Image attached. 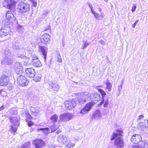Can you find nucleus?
<instances>
[{"label":"nucleus","mask_w":148,"mask_h":148,"mask_svg":"<svg viewBox=\"0 0 148 148\" xmlns=\"http://www.w3.org/2000/svg\"><path fill=\"white\" fill-rule=\"evenodd\" d=\"M3 31L5 32V34L6 36H7L8 34H9L11 30L9 27H4L1 28Z\"/></svg>","instance_id":"obj_29"},{"label":"nucleus","mask_w":148,"mask_h":148,"mask_svg":"<svg viewBox=\"0 0 148 148\" xmlns=\"http://www.w3.org/2000/svg\"><path fill=\"white\" fill-rule=\"evenodd\" d=\"M106 85V87L105 88L106 90H107L108 92L110 91L112 89V84L109 81H107L105 83Z\"/></svg>","instance_id":"obj_28"},{"label":"nucleus","mask_w":148,"mask_h":148,"mask_svg":"<svg viewBox=\"0 0 148 148\" xmlns=\"http://www.w3.org/2000/svg\"><path fill=\"white\" fill-rule=\"evenodd\" d=\"M117 133H114L112 136V137L110 138V140H112L115 138L118 137L119 136H121L123 133V132L121 130H117Z\"/></svg>","instance_id":"obj_26"},{"label":"nucleus","mask_w":148,"mask_h":148,"mask_svg":"<svg viewBox=\"0 0 148 148\" xmlns=\"http://www.w3.org/2000/svg\"><path fill=\"white\" fill-rule=\"evenodd\" d=\"M138 21H139V20H136V21L135 22V23H134V24L132 25V27L134 28L136 25L137 24V23H138Z\"/></svg>","instance_id":"obj_43"},{"label":"nucleus","mask_w":148,"mask_h":148,"mask_svg":"<svg viewBox=\"0 0 148 148\" xmlns=\"http://www.w3.org/2000/svg\"><path fill=\"white\" fill-rule=\"evenodd\" d=\"M72 116V115L69 112L61 114L59 115L58 122H60L68 121L70 120Z\"/></svg>","instance_id":"obj_6"},{"label":"nucleus","mask_w":148,"mask_h":148,"mask_svg":"<svg viewBox=\"0 0 148 148\" xmlns=\"http://www.w3.org/2000/svg\"><path fill=\"white\" fill-rule=\"evenodd\" d=\"M132 148H139L140 147V143L139 144H135L132 146Z\"/></svg>","instance_id":"obj_39"},{"label":"nucleus","mask_w":148,"mask_h":148,"mask_svg":"<svg viewBox=\"0 0 148 148\" xmlns=\"http://www.w3.org/2000/svg\"><path fill=\"white\" fill-rule=\"evenodd\" d=\"M50 36L48 34L45 33L42 36L41 38V41L46 45L50 42Z\"/></svg>","instance_id":"obj_21"},{"label":"nucleus","mask_w":148,"mask_h":148,"mask_svg":"<svg viewBox=\"0 0 148 148\" xmlns=\"http://www.w3.org/2000/svg\"><path fill=\"white\" fill-rule=\"evenodd\" d=\"M32 143L35 148H42L45 145V142L41 139H36Z\"/></svg>","instance_id":"obj_10"},{"label":"nucleus","mask_w":148,"mask_h":148,"mask_svg":"<svg viewBox=\"0 0 148 148\" xmlns=\"http://www.w3.org/2000/svg\"><path fill=\"white\" fill-rule=\"evenodd\" d=\"M32 4L33 6L34 7H36L37 4L36 2L33 0H32Z\"/></svg>","instance_id":"obj_44"},{"label":"nucleus","mask_w":148,"mask_h":148,"mask_svg":"<svg viewBox=\"0 0 148 148\" xmlns=\"http://www.w3.org/2000/svg\"><path fill=\"white\" fill-rule=\"evenodd\" d=\"M61 132V130H58V131L56 132V133L57 134H58Z\"/></svg>","instance_id":"obj_51"},{"label":"nucleus","mask_w":148,"mask_h":148,"mask_svg":"<svg viewBox=\"0 0 148 148\" xmlns=\"http://www.w3.org/2000/svg\"><path fill=\"white\" fill-rule=\"evenodd\" d=\"M5 108L4 106H2L0 107V111L4 109Z\"/></svg>","instance_id":"obj_46"},{"label":"nucleus","mask_w":148,"mask_h":148,"mask_svg":"<svg viewBox=\"0 0 148 148\" xmlns=\"http://www.w3.org/2000/svg\"><path fill=\"white\" fill-rule=\"evenodd\" d=\"M9 77L7 75H2L0 78V86H6L8 83Z\"/></svg>","instance_id":"obj_15"},{"label":"nucleus","mask_w":148,"mask_h":148,"mask_svg":"<svg viewBox=\"0 0 148 148\" xmlns=\"http://www.w3.org/2000/svg\"><path fill=\"white\" fill-rule=\"evenodd\" d=\"M42 132L44 133L46 135H48L50 132L52 133L55 132L56 130H41Z\"/></svg>","instance_id":"obj_34"},{"label":"nucleus","mask_w":148,"mask_h":148,"mask_svg":"<svg viewBox=\"0 0 148 148\" xmlns=\"http://www.w3.org/2000/svg\"><path fill=\"white\" fill-rule=\"evenodd\" d=\"M74 101L66 100L64 102L66 108L67 110H70L74 107Z\"/></svg>","instance_id":"obj_23"},{"label":"nucleus","mask_w":148,"mask_h":148,"mask_svg":"<svg viewBox=\"0 0 148 148\" xmlns=\"http://www.w3.org/2000/svg\"><path fill=\"white\" fill-rule=\"evenodd\" d=\"M28 118H29L30 119H31L32 118V117L29 114V115L27 116Z\"/></svg>","instance_id":"obj_50"},{"label":"nucleus","mask_w":148,"mask_h":148,"mask_svg":"<svg viewBox=\"0 0 148 148\" xmlns=\"http://www.w3.org/2000/svg\"><path fill=\"white\" fill-rule=\"evenodd\" d=\"M38 49L39 52L42 53L45 62L47 58V48L45 46H39Z\"/></svg>","instance_id":"obj_22"},{"label":"nucleus","mask_w":148,"mask_h":148,"mask_svg":"<svg viewBox=\"0 0 148 148\" xmlns=\"http://www.w3.org/2000/svg\"><path fill=\"white\" fill-rule=\"evenodd\" d=\"M83 45L82 46V49H84L87 46L89 45V43L87 41H83Z\"/></svg>","instance_id":"obj_38"},{"label":"nucleus","mask_w":148,"mask_h":148,"mask_svg":"<svg viewBox=\"0 0 148 148\" xmlns=\"http://www.w3.org/2000/svg\"><path fill=\"white\" fill-rule=\"evenodd\" d=\"M25 71L26 76L29 78H33L35 75V70L32 67L26 69Z\"/></svg>","instance_id":"obj_18"},{"label":"nucleus","mask_w":148,"mask_h":148,"mask_svg":"<svg viewBox=\"0 0 148 148\" xmlns=\"http://www.w3.org/2000/svg\"><path fill=\"white\" fill-rule=\"evenodd\" d=\"M6 36L5 32L3 31V29L1 28L0 30V37L3 38Z\"/></svg>","instance_id":"obj_36"},{"label":"nucleus","mask_w":148,"mask_h":148,"mask_svg":"<svg viewBox=\"0 0 148 148\" xmlns=\"http://www.w3.org/2000/svg\"><path fill=\"white\" fill-rule=\"evenodd\" d=\"M91 11L92 13L94 15L95 17L96 18V19L98 20H101L103 17L104 14L102 11V10L101 8H99V10L100 12V13H95L93 9L92 8L91 6V5H89Z\"/></svg>","instance_id":"obj_12"},{"label":"nucleus","mask_w":148,"mask_h":148,"mask_svg":"<svg viewBox=\"0 0 148 148\" xmlns=\"http://www.w3.org/2000/svg\"><path fill=\"white\" fill-rule=\"evenodd\" d=\"M144 116L143 115H140L138 116V119L140 120L144 118Z\"/></svg>","instance_id":"obj_45"},{"label":"nucleus","mask_w":148,"mask_h":148,"mask_svg":"<svg viewBox=\"0 0 148 148\" xmlns=\"http://www.w3.org/2000/svg\"><path fill=\"white\" fill-rule=\"evenodd\" d=\"M30 110L31 114L32 115L34 116H37L39 113V111L38 109L32 107H31Z\"/></svg>","instance_id":"obj_27"},{"label":"nucleus","mask_w":148,"mask_h":148,"mask_svg":"<svg viewBox=\"0 0 148 148\" xmlns=\"http://www.w3.org/2000/svg\"><path fill=\"white\" fill-rule=\"evenodd\" d=\"M15 3L12 0H4L3 3L4 7H7L10 10H13L15 8Z\"/></svg>","instance_id":"obj_7"},{"label":"nucleus","mask_w":148,"mask_h":148,"mask_svg":"<svg viewBox=\"0 0 148 148\" xmlns=\"http://www.w3.org/2000/svg\"><path fill=\"white\" fill-rule=\"evenodd\" d=\"M29 83V81L24 75H20L17 79V84L22 86L27 85Z\"/></svg>","instance_id":"obj_5"},{"label":"nucleus","mask_w":148,"mask_h":148,"mask_svg":"<svg viewBox=\"0 0 148 148\" xmlns=\"http://www.w3.org/2000/svg\"><path fill=\"white\" fill-rule=\"evenodd\" d=\"M76 102L83 103L85 102L87 99H90L91 95L88 92H83L80 94H76Z\"/></svg>","instance_id":"obj_2"},{"label":"nucleus","mask_w":148,"mask_h":148,"mask_svg":"<svg viewBox=\"0 0 148 148\" xmlns=\"http://www.w3.org/2000/svg\"><path fill=\"white\" fill-rule=\"evenodd\" d=\"M100 42L101 43V44H102V45H104L105 44V42L104 41L102 40H100Z\"/></svg>","instance_id":"obj_48"},{"label":"nucleus","mask_w":148,"mask_h":148,"mask_svg":"<svg viewBox=\"0 0 148 148\" xmlns=\"http://www.w3.org/2000/svg\"><path fill=\"white\" fill-rule=\"evenodd\" d=\"M4 54L5 56V57H12V56L11 55V52L8 49H6V50L5 51Z\"/></svg>","instance_id":"obj_32"},{"label":"nucleus","mask_w":148,"mask_h":148,"mask_svg":"<svg viewBox=\"0 0 148 148\" xmlns=\"http://www.w3.org/2000/svg\"><path fill=\"white\" fill-rule=\"evenodd\" d=\"M6 19L9 23H16L17 22L16 17L10 11H7L5 15Z\"/></svg>","instance_id":"obj_8"},{"label":"nucleus","mask_w":148,"mask_h":148,"mask_svg":"<svg viewBox=\"0 0 148 148\" xmlns=\"http://www.w3.org/2000/svg\"><path fill=\"white\" fill-rule=\"evenodd\" d=\"M32 64L33 66L36 67H39L41 66L42 64L36 56H33L32 59Z\"/></svg>","instance_id":"obj_17"},{"label":"nucleus","mask_w":148,"mask_h":148,"mask_svg":"<svg viewBox=\"0 0 148 148\" xmlns=\"http://www.w3.org/2000/svg\"><path fill=\"white\" fill-rule=\"evenodd\" d=\"M104 104L103 105V106L104 107H107L108 105V100H106L105 101V102L104 103Z\"/></svg>","instance_id":"obj_41"},{"label":"nucleus","mask_w":148,"mask_h":148,"mask_svg":"<svg viewBox=\"0 0 148 148\" xmlns=\"http://www.w3.org/2000/svg\"><path fill=\"white\" fill-rule=\"evenodd\" d=\"M21 148H30V143L29 142H28L25 143L21 145Z\"/></svg>","instance_id":"obj_31"},{"label":"nucleus","mask_w":148,"mask_h":148,"mask_svg":"<svg viewBox=\"0 0 148 148\" xmlns=\"http://www.w3.org/2000/svg\"><path fill=\"white\" fill-rule=\"evenodd\" d=\"M136 7L135 5H133V6L132 7V12H134L136 8Z\"/></svg>","instance_id":"obj_42"},{"label":"nucleus","mask_w":148,"mask_h":148,"mask_svg":"<svg viewBox=\"0 0 148 148\" xmlns=\"http://www.w3.org/2000/svg\"><path fill=\"white\" fill-rule=\"evenodd\" d=\"M38 130H49V129L48 127H46V128H42L38 129Z\"/></svg>","instance_id":"obj_49"},{"label":"nucleus","mask_w":148,"mask_h":148,"mask_svg":"<svg viewBox=\"0 0 148 148\" xmlns=\"http://www.w3.org/2000/svg\"><path fill=\"white\" fill-rule=\"evenodd\" d=\"M17 130H9V132H11L12 133H14L16 132Z\"/></svg>","instance_id":"obj_47"},{"label":"nucleus","mask_w":148,"mask_h":148,"mask_svg":"<svg viewBox=\"0 0 148 148\" xmlns=\"http://www.w3.org/2000/svg\"><path fill=\"white\" fill-rule=\"evenodd\" d=\"M17 111H15V113H16V114H17Z\"/></svg>","instance_id":"obj_54"},{"label":"nucleus","mask_w":148,"mask_h":148,"mask_svg":"<svg viewBox=\"0 0 148 148\" xmlns=\"http://www.w3.org/2000/svg\"><path fill=\"white\" fill-rule=\"evenodd\" d=\"M51 78L50 76L46 77L45 79V81L49 84V89L50 91L57 92L59 90L60 86L56 81L54 80L50 81Z\"/></svg>","instance_id":"obj_1"},{"label":"nucleus","mask_w":148,"mask_h":148,"mask_svg":"<svg viewBox=\"0 0 148 148\" xmlns=\"http://www.w3.org/2000/svg\"><path fill=\"white\" fill-rule=\"evenodd\" d=\"M42 75L41 74H38L34 77V80L36 82H38L40 81Z\"/></svg>","instance_id":"obj_30"},{"label":"nucleus","mask_w":148,"mask_h":148,"mask_svg":"<svg viewBox=\"0 0 148 148\" xmlns=\"http://www.w3.org/2000/svg\"><path fill=\"white\" fill-rule=\"evenodd\" d=\"M58 142L63 145H65L67 142L66 138L63 135H60L58 138Z\"/></svg>","instance_id":"obj_25"},{"label":"nucleus","mask_w":148,"mask_h":148,"mask_svg":"<svg viewBox=\"0 0 148 148\" xmlns=\"http://www.w3.org/2000/svg\"><path fill=\"white\" fill-rule=\"evenodd\" d=\"M1 90H0V94H1Z\"/></svg>","instance_id":"obj_53"},{"label":"nucleus","mask_w":148,"mask_h":148,"mask_svg":"<svg viewBox=\"0 0 148 148\" xmlns=\"http://www.w3.org/2000/svg\"><path fill=\"white\" fill-rule=\"evenodd\" d=\"M51 122L53 123V125L52 126L50 127L51 130H57L58 128L57 127L55 126L54 123H56L58 119V116L56 114H53L52 115L50 118Z\"/></svg>","instance_id":"obj_20"},{"label":"nucleus","mask_w":148,"mask_h":148,"mask_svg":"<svg viewBox=\"0 0 148 148\" xmlns=\"http://www.w3.org/2000/svg\"><path fill=\"white\" fill-rule=\"evenodd\" d=\"M131 140L132 143L137 144L140 142V143L142 140V137L139 134H134L132 136Z\"/></svg>","instance_id":"obj_16"},{"label":"nucleus","mask_w":148,"mask_h":148,"mask_svg":"<svg viewBox=\"0 0 148 148\" xmlns=\"http://www.w3.org/2000/svg\"><path fill=\"white\" fill-rule=\"evenodd\" d=\"M9 119L12 124L11 126V130H17L20 124L19 121V117H11L9 118Z\"/></svg>","instance_id":"obj_4"},{"label":"nucleus","mask_w":148,"mask_h":148,"mask_svg":"<svg viewBox=\"0 0 148 148\" xmlns=\"http://www.w3.org/2000/svg\"><path fill=\"white\" fill-rule=\"evenodd\" d=\"M95 103L94 101H91L86 104L84 108L82 109L80 111V113L85 114L88 112L90 110L93 105H95Z\"/></svg>","instance_id":"obj_9"},{"label":"nucleus","mask_w":148,"mask_h":148,"mask_svg":"<svg viewBox=\"0 0 148 148\" xmlns=\"http://www.w3.org/2000/svg\"><path fill=\"white\" fill-rule=\"evenodd\" d=\"M56 56L57 58V61L58 62H62V59L60 54L58 53Z\"/></svg>","instance_id":"obj_37"},{"label":"nucleus","mask_w":148,"mask_h":148,"mask_svg":"<svg viewBox=\"0 0 148 148\" xmlns=\"http://www.w3.org/2000/svg\"><path fill=\"white\" fill-rule=\"evenodd\" d=\"M140 147L143 148H148V144L144 141H142L140 142Z\"/></svg>","instance_id":"obj_33"},{"label":"nucleus","mask_w":148,"mask_h":148,"mask_svg":"<svg viewBox=\"0 0 148 148\" xmlns=\"http://www.w3.org/2000/svg\"><path fill=\"white\" fill-rule=\"evenodd\" d=\"M93 97L95 99L97 98V100H96L97 101H98L100 100V95L97 93H94L93 94Z\"/></svg>","instance_id":"obj_35"},{"label":"nucleus","mask_w":148,"mask_h":148,"mask_svg":"<svg viewBox=\"0 0 148 148\" xmlns=\"http://www.w3.org/2000/svg\"><path fill=\"white\" fill-rule=\"evenodd\" d=\"M103 87V86L101 85H99L96 86L95 88L97 89L98 91L101 94L102 97V101L98 105V106L99 107L101 106L103 104V103L104 102V98L106 95V92H105V91L104 90H103L99 88V87Z\"/></svg>","instance_id":"obj_11"},{"label":"nucleus","mask_w":148,"mask_h":148,"mask_svg":"<svg viewBox=\"0 0 148 148\" xmlns=\"http://www.w3.org/2000/svg\"><path fill=\"white\" fill-rule=\"evenodd\" d=\"M13 62L12 57H6L4 58L1 61V65L3 68L5 67L6 66L9 65Z\"/></svg>","instance_id":"obj_13"},{"label":"nucleus","mask_w":148,"mask_h":148,"mask_svg":"<svg viewBox=\"0 0 148 148\" xmlns=\"http://www.w3.org/2000/svg\"><path fill=\"white\" fill-rule=\"evenodd\" d=\"M54 148L53 146H52V147H50V148Z\"/></svg>","instance_id":"obj_52"},{"label":"nucleus","mask_w":148,"mask_h":148,"mask_svg":"<svg viewBox=\"0 0 148 148\" xmlns=\"http://www.w3.org/2000/svg\"><path fill=\"white\" fill-rule=\"evenodd\" d=\"M18 7L19 12L21 13H26L30 9V6L29 4L23 2L19 3Z\"/></svg>","instance_id":"obj_3"},{"label":"nucleus","mask_w":148,"mask_h":148,"mask_svg":"<svg viewBox=\"0 0 148 148\" xmlns=\"http://www.w3.org/2000/svg\"><path fill=\"white\" fill-rule=\"evenodd\" d=\"M27 124L29 127H31L33 124V123L32 121H29L27 122Z\"/></svg>","instance_id":"obj_40"},{"label":"nucleus","mask_w":148,"mask_h":148,"mask_svg":"<svg viewBox=\"0 0 148 148\" xmlns=\"http://www.w3.org/2000/svg\"><path fill=\"white\" fill-rule=\"evenodd\" d=\"M12 48L14 50L16 51L19 50L21 48L19 45V41L16 39L13 42Z\"/></svg>","instance_id":"obj_24"},{"label":"nucleus","mask_w":148,"mask_h":148,"mask_svg":"<svg viewBox=\"0 0 148 148\" xmlns=\"http://www.w3.org/2000/svg\"><path fill=\"white\" fill-rule=\"evenodd\" d=\"M23 65L20 62H16L15 65V71L17 74L19 75L23 73Z\"/></svg>","instance_id":"obj_14"},{"label":"nucleus","mask_w":148,"mask_h":148,"mask_svg":"<svg viewBox=\"0 0 148 148\" xmlns=\"http://www.w3.org/2000/svg\"><path fill=\"white\" fill-rule=\"evenodd\" d=\"M114 144L117 148H120L124 146V142L122 138L119 137L115 139Z\"/></svg>","instance_id":"obj_19"}]
</instances>
